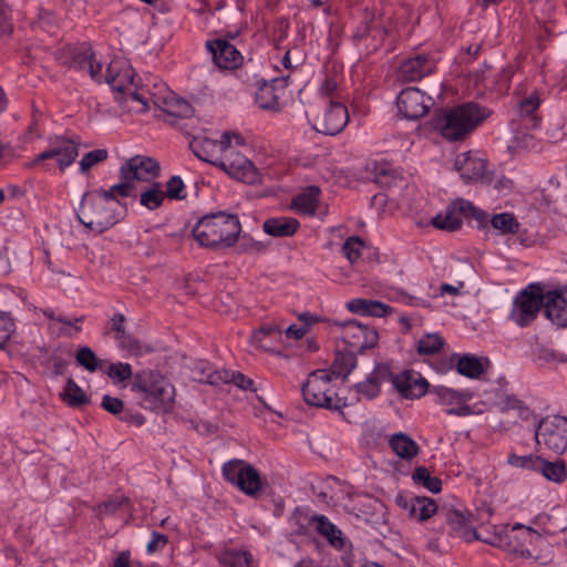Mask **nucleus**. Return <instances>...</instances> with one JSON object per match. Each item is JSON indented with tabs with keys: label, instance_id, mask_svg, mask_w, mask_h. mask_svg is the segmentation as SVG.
Returning <instances> with one entry per match:
<instances>
[{
	"label": "nucleus",
	"instance_id": "nucleus-38",
	"mask_svg": "<svg viewBox=\"0 0 567 567\" xmlns=\"http://www.w3.org/2000/svg\"><path fill=\"white\" fill-rule=\"evenodd\" d=\"M164 199V190L162 189V185L157 182L144 187L140 194V204L150 210H155L161 207Z\"/></svg>",
	"mask_w": 567,
	"mask_h": 567
},
{
	"label": "nucleus",
	"instance_id": "nucleus-44",
	"mask_svg": "<svg viewBox=\"0 0 567 567\" xmlns=\"http://www.w3.org/2000/svg\"><path fill=\"white\" fill-rule=\"evenodd\" d=\"M444 346V339L436 334L430 333L422 337L417 342V352L423 355H433L441 351Z\"/></svg>",
	"mask_w": 567,
	"mask_h": 567
},
{
	"label": "nucleus",
	"instance_id": "nucleus-18",
	"mask_svg": "<svg viewBox=\"0 0 567 567\" xmlns=\"http://www.w3.org/2000/svg\"><path fill=\"white\" fill-rule=\"evenodd\" d=\"M159 163L148 156L135 155L125 161L120 168L121 179H130L132 183L151 182L159 175Z\"/></svg>",
	"mask_w": 567,
	"mask_h": 567
},
{
	"label": "nucleus",
	"instance_id": "nucleus-52",
	"mask_svg": "<svg viewBox=\"0 0 567 567\" xmlns=\"http://www.w3.org/2000/svg\"><path fill=\"white\" fill-rule=\"evenodd\" d=\"M538 455H516V454H509L507 462L509 465L519 467V468H527V470H534L537 468V461H539Z\"/></svg>",
	"mask_w": 567,
	"mask_h": 567
},
{
	"label": "nucleus",
	"instance_id": "nucleus-42",
	"mask_svg": "<svg viewBox=\"0 0 567 567\" xmlns=\"http://www.w3.org/2000/svg\"><path fill=\"white\" fill-rule=\"evenodd\" d=\"M220 563L229 567H249L252 555L247 550H226L220 556Z\"/></svg>",
	"mask_w": 567,
	"mask_h": 567
},
{
	"label": "nucleus",
	"instance_id": "nucleus-19",
	"mask_svg": "<svg viewBox=\"0 0 567 567\" xmlns=\"http://www.w3.org/2000/svg\"><path fill=\"white\" fill-rule=\"evenodd\" d=\"M431 97H425L417 87H406L396 97L399 112L409 120L424 116L430 109Z\"/></svg>",
	"mask_w": 567,
	"mask_h": 567
},
{
	"label": "nucleus",
	"instance_id": "nucleus-13",
	"mask_svg": "<svg viewBox=\"0 0 567 567\" xmlns=\"http://www.w3.org/2000/svg\"><path fill=\"white\" fill-rule=\"evenodd\" d=\"M540 539V535L532 527H526L519 523L512 528L503 527L493 537L483 539L484 543L497 547H505L511 551H524L526 545Z\"/></svg>",
	"mask_w": 567,
	"mask_h": 567
},
{
	"label": "nucleus",
	"instance_id": "nucleus-63",
	"mask_svg": "<svg viewBox=\"0 0 567 567\" xmlns=\"http://www.w3.org/2000/svg\"><path fill=\"white\" fill-rule=\"evenodd\" d=\"M285 332L288 338H292L295 340H300L306 336V333L308 332V329L303 326L291 324L286 329Z\"/></svg>",
	"mask_w": 567,
	"mask_h": 567
},
{
	"label": "nucleus",
	"instance_id": "nucleus-48",
	"mask_svg": "<svg viewBox=\"0 0 567 567\" xmlns=\"http://www.w3.org/2000/svg\"><path fill=\"white\" fill-rule=\"evenodd\" d=\"M363 248H364V243L358 236H352V237H349L344 241V244L342 246V251H343L344 256L347 257V259L351 264H353L361 257V252H362Z\"/></svg>",
	"mask_w": 567,
	"mask_h": 567
},
{
	"label": "nucleus",
	"instance_id": "nucleus-29",
	"mask_svg": "<svg viewBox=\"0 0 567 567\" xmlns=\"http://www.w3.org/2000/svg\"><path fill=\"white\" fill-rule=\"evenodd\" d=\"M315 530L321 535L334 549L341 550L346 547L348 538L343 532L334 525L327 516L316 515Z\"/></svg>",
	"mask_w": 567,
	"mask_h": 567
},
{
	"label": "nucleus",
	"instance_id": "nucleus-33",
	"mask_svg": "<svg viewBox=\"0 0 567 567\" xmlns=\"http://www.w3.org/2000/svg\"><path fill=\"white\" fill-rule=\"evenodd\" d=\"M320 189L317 186H309L300 194H298L293 200V208L303 215H313L319 204Z\"/></svg>",
	"mask_w": 567,
	"mask_h": 567
},
{
	"label": "nucleus",
	"instance_id": "nucleus-3",
	"mask_svg": "<svg viewBox=\"0 0 567 567\" xmlns=\"http://www.w3.org/2000/svg\"><path fill=\"white\" fill-rule=\"evenodd\" d=\"M240 231L237 215L218 212L202 217L193 228V236L202 247L224 249L234 246Z\"/></svg>",
	"mask_w": 567,
	"mask_h": 567
},
{
	"label": "nucleus",
	"instance_id": "nucleus-2",
	"mask_svg": "<svg viewBox=\"0 0 567 567\" xmlns=\"http://www.w3.org/2000/svg\"><path fill=\"white\" fill-rule=\"evenodd\" d=\"M488 114L485 107L470 102L436 112L431 122L434 131L446 141L458 142L464 141Z\"/></svg>",
	"mask_w": 567,
	"mask_h": 567
},
{
	"label": "nucleus",
	"instance_id": "nucleus-26",
	"mask_svg": "<svg viewBox=\"0 0 567 567\" xmlns=\"http://www.w3.org/2000/svg\"><path fill=\"white\" fill-rule=\"evenodd\" d=\"M392 377L386 365L378 364L363 382L357 383L354 391L364 399L372 400L380 394V385Z\"/></svg>",
	"mask_w": 567,
	"mask_h": 567
},
{
	"label": "nucleus",
	"instance_id": "nucleus-17",
	"mask_svg": "<svg viewBox=\"0 0 567 567\" xmlns=\"http://www.w3.org/2000/svg\"><path fill=\"white\" fill-rule=\"evenodd\" d=\"M437 519L447 526L449 534L453 537H458L467 543L484 539L472 527L470 515L466 513L453 507H442L437 512Z\"/></svg>",
	"mask_w": 567,
	"mask_h": 567
},
{
	"label": "nucleus",
	"instance_id": "nucleus-21",
	"mask_svg": "<svg viewBox=\"0 0 567 567\" xmlns=\"http://www.w3.org/2000/svg\"><path fill=\"white\" fill-rule=\"evenodd\" d=\"M342 340L351 348L362 351L374 347L379 334L373 328H369L357 320H350L341 323Z\"/></svg>",
	"mask_w": 567,
	"mask_h": 567
},
{
	"label": "nucleus",
	"instance_id": "nucleus-15",
	"mask_svg": "<svg viewBox=\"0 0 567 567\" xmlns=\"http://www.w3.org/2000/svg\"><path fill=\"white\" fill-rule=\"evenodd\" d=\"M79 141L65 136H55L50 140L49 147L38 154L30 166L39 165L43 161L54 158L59 168L64 172L79 155Z\"/></svg>",
	"mask_w": 567,
	"mask_h": 567
},
{
	"label": "nucleus",
	"instance_id": "nucleus-62",
	"mask_svg": "<svg viewBox=\"0 0 567 567\" xmlns=\"http://www.w3.org/2000/svg\"><path fill=\"white\" fill-rule=\"evenodd\" d=\"M279 333L280 329L276 326H262L252 334V339L256 343L261 344L264 337Z\"/></svg>",
	"mask_w": 567,
	"mask_h": 567
},
{
	"label": "nucleus",
	"instance_id": "nucleus-36",
	"mask_svg": "<svg viewBox=\"0 0 567 567\" xmlns=\"http://www.w3.org/2000/svg\"><path fill=\"white\" fill-rule=\"evenodd\" d=\"M540 105V96L537 91H533L528 96L519 101L517 104V111L522 117H525L526 121L529 123V127H537L538 126V117L536 115V111L538 110Z\"/></svg>",
	"mask_w": 567,
	"mask_h": 567
},
{
	"label": "nucleus",
	"instance_id": "nucleus-55",
	"mask_svg": "<svg viewBox=\"0 0 567 567\" xmlns=\"http://www.w3.org/2000/svg\"><path fill=\"white\" fill-rule=\"evenodd\" d=\"M166 112L174 116L189 117L193 114V107L185 100H176L167 104Z\"/></svg>",
	"mask_w": 567,
	"mask_h": 567
},
{
	"label": "nucleus",
	"instance_id": "nucleus-10",
	"mask_svg": "<svg viewBox=\"0 0 567 567\" xmlns=\"http://www.w3.org/2000/svg\"><path fill=\"white\" fill-rule=\"evenodd\" d=\"M535 437L538 446L544 445L555 454H563L567 450V417L555 415L543 419Z\"/></svg>",
	"mask_w": 567,
	"mask_h": 567
},
{
	"label": "nucleus",
	"instance_id": "nucleus-64",
	"mask_svg": "<svg viewBox=\"0 0 567 567\" xmlns=\"http://www.w3.org/2000/svg\"><path fill=\"white\" fill-rule=\"evenodd\" d=\"M338 89V81L334 78H326L320 86V93L330 96Z\"/></svg>",
	"mask_w": 567,
	"mask_h": 567
},
{
	"label": "nucleus",
	"instance_id": "nucleus-39",
	"mask_svg": "<svg viewBox=\"0 0 567 567\" xmlns=\"http://www.w3.org/2000/svg\"><path fill=\"white\" fill-rule=\"evenodd\" d=\"M491 226L501 235H514L519 231L520 224L512 213H499L492 216Z\"/></svg>",
	"mask_w": 567,
	"mask_h": 567
},
{
	"label": "nucleus",
	"instance_id": "nucleus-41",
	"mask_svg": "<svg viewBox=\"0 0 567 567\" xmlns=\"http://www.w3.org/2000/svg\"><path fill=\"white\" fill-rule=\"evenodd\" d=\"M412 480L415 484L425 487L432 493H439L442 489L441 478L432 476L430 471L424 466L415 468L412 474Z\"/></svg>",
	"mask_w": 567,
	"mask_h": 567
},
{
	"label": "nucleus",
	"instance_id": "nucleus-57",
	"mask_svg": "<svg viewBox=\"0 0 567 567\" xmlns=\"http://www.w3.org/2000/svg\"><path fill=\"white\" fill-rule=\"evenodd\" d=\"M239 247L243 251L250 252V254L261 252L266 248V246L261 241L255 240L247 236L241 237Z\"/></svg>",
	"mask_w": 567,
	"mask_h": 567
},
{
	"label": "nucleus",
	"instance_id": "nucleus-49",
	"mask_svg": "<svg viewBox=\"0 0 567 567\" xmlns=\"http://www.w3.org/2000/svg\"><path fill=\"white\" fill-rule=\"evenodd\" d=\"M165 197L174 200L186 198L185 185L179 176L171 177L166 183Z\"/></svg>",
	"mask_w": 567,
	"mask_h": 567
},
{
	"label": "nucleus",
	"instance_id": "nucleus-30",
	"mask_svg": "<svg viewBox=\"0 0 567 567\" xmlns=\"http://www.w3.org/2000/svg\"><path fill=\"white\" fill-rule=\"evenodd\" d=\"M287 78L274 79L270 83L261 84L256 92V103L258 106L266 111H278L280 109L279 94L277 93V85L279 83L286 86Z\"/></svg>",
	"mask_w": 567,
	"mask_h": 567
},
{
	"label": "nucleus",
	"instance_id": "nucleus-28",
	"mask_svg": "<svg viewBox=\"0 0 567 567\" xmlns=\"http://www.w3.org/2000/svg\"><path fill=\"white\" fill-rule=\"evenodd\" d=\"M442 364V371L451 370L454 365H456L457 372L461 375L467 377L470 379H476L484 372L482 361L471 354H464L461 357L454 354L447 358Z\"/></svg>",
	"mask_w": 567,
	"mask_h": 567
},
{
	"label": "nucleus",
	"instance_id": "nucleus-9",
	"mask_svg": "<svg viewBox=\"0 0 567 567\" xmlns=\"http://www.w3.org/2000/svg\"><path fill=\"white\" fill-rule=\"evenodd\" d=\"M235 140L226 144L217 167L221 168L230 177L243 183L254 185L260 182V174L256 166L237 150Z\"/></svg>",
	"mask_w": 567,
	"mask_h": 567
},
{
	"label": "nucleus",
	"instance_id": "nucleus-59",
	"mask_svg": "<svg viewBox=\"0 0 567 567\" xmlns=\"http://www.w3.org/2000/svg\"><path fill=\"white\" fill-rule=\"evenodd\" d=\"M168 543V537L157 532L152 533V539L148 542L146 549L148 554H154L157 550L164 548Z\"/></svg>",
	"mask_w": 567,
	"mask_h": 567
},
{
	"label": "nucleus",
	"instance_id": "nucleus-60",
	"mask_svg": "<svg viewBox=\"0 0 567 567\" xmlns=\"http://www.w3.org/2000/svg\"><path fill=\"white\" fill-rule=\"evenodd\" d=\"M125 503H127L126 497L121 496L111 498L100 505V512L101 514H113L118 511Z\"/></svg>",
	"mask_w": 567,
	"mask_h": 567
},
{
	"label": "nucleus",
	"instance_id": "nucleus-14",
	"mask_svg": "<svg viewBox=\"0 0 567 567\" xmlns=\"http://www.w3.org/2000/svg\"><path fill=\"white\" fill-rule=\"evenodd\" d=\"M229 140H235L237 145H245L243 136L231 132H225L220 140H213L206 136H195L190 143V150L199 159L209 163L214 166L218 165V162L223 155L226 144Z\"/></svg>",
	"mask_w": 567,
	"mask_h": 567
},
{
	"label": "nucleus",
	"instance_id": "nucleus-54",
	"mask_svg": "<svg viewBox=\"0 0 567 567\" xmlns=\"http://www.w3.org/2000/svg\"><path fill=\"white\" fill-rule=\"evenodd\" d=\"M14 331V321L7 315H0V349H2Z\"/></svg>",
	"mask_w": 567,
	"mask_h": 567
},
{
	"label": "nucleus",
	"instance_id": "nucleus-4",
	"mask_svg": "<svg viewBox=\"0 0 567 567\" xmlns=\"http://www.w3.org/2000/svg\"><path fill=\"white\" fill-rule=\"evenodd\" d=\"M105 195L104 189L86 193L78 213L80 223L99 234L116 225L125 212L118 199H109Z\"/></svg>",
	"mask_w": 567,
	"mask_h": 567
},
{
	"label": "nucleus",
	"instance_id": "nucleus-61",
	"mask_svg": "<svg viewBox=\"0 0 567 567\" xmlns=\"http://www.w3.org/2000/svg\"><path fill=\"white\" fill-rule=\"evenodd\" d=\"M373 19V13L365 11L362 23L353 34L355 39H363L370 33Z\"/></svg>",
	"mask_w": 567,
	"mask_h": 567
},
{
	"label": "nucleus",
	"instance_id": "nucleus-11",
	"mask_svg": "<svg viewBox=\"0 0 567 567\" xmlns=\"http://www.w3.org/2000/svg\"><path fill=\"white\" fill-rule=\"evenodd\" d=\"M462 216L473 217L483 223L487 215L482 209L475 207L471 202L458 198L450 204L444 213L437 214L431 220V224L439 229L454 231L461 228Z\"/></svg>",
	"mask_w": 567,
	"mask_h": 567
},
{
	"label": "nucleus",
	"instance_id": "nucleus-16",
	"mask_svg": "<svg viewBox=\"0 0 567 567\" xmlns=\"http://www.w3.org/2000/svg\"><path fill=\"white\" fill-rule=\"evenodd\" d=\"M430 393L434 396L436 404L446 408L447 414L466 416L472 413L467 402L473 399V393L468 390L456 391L444 385H437Z\"/></svg>",
	"mask_w": 567,
	"mask_h": 567
},
{
	"label": "nucleus",
	"instance_id": "nucleus-5",
	"mask_svg": "<svg viewBox=\"0 0 567 567\" xmlns=\"http://www.w3.org/2000/svg\"><path fill=\"white\" fill-rule=\"evenodd\" d=\"M131 391L137 395L138 404L157 413L173 409L175 388L162 374L155 371H142L134 375Z\"/></svg>",
	"mask_w": 567,
	"mask_h": 567
},
{
	"label": "nucleus",
	"instance_id": "nucleus-34",
	"mask_svg": "<svg viewBox=\"0 0 567 567\" xmlns=\"http://www.w3.org/2000/svg\"><path fill=\"white\" fill-rule=\"evenodd\" d=\"M393 452L403 460H411L419 453V445L408 434L395 433L389 441Z\"/></svg>",
	"mask_w": 567,
	"mask_h": 567
},
{
	"label": "nucleus",
	"instance_id": "nucleus-35",
	"mask_svg": "<svg viewBox=\"0 0 567 567\" xmlns=\"http://www.w3.org/2000/svg\"><path fill=\"white\" fill-rule=\"evenodd\" d=\"M60 398L73 409H79L90 403V398L72 378L68 379L63 391L60 393Z\"/></svg>",
	"mask_w": 567,
	"mask_h": 567
},
{
	"label": "nucleus",
	"instance_id": "nucleus-27",
	"mask_svg": "<svg viewBox=\"0 0 567 567\" xmlns=\"http://www.w3.org/2000/svg\"><path fill=\"white\" fill-rule=\"evenodd\" d=\"M433 70L434 63L426 54H416L401 64L400 73L405 81L413 82L431 74Z\"/></svg>",
	"mask_w": 567,
	"mask_h": 567
},
{
	"label": "nucleus",
	"instance_id": "nucleus-23",
	"mask_svg": "<svg viewBox=\"0 0 567 567\" xmlns=\"http://www.w3.org/2000/svg\"><path fill=\"white\" fill-rule=\"evenodd\" d=\"M389 381H391L398 392L406 399H420L429 390L426 379L414 371H403L396 375H392Z\"/></svg>",
	"mask_w": 567,
	"mask_h": 567
},
{
	"label": "nucleus",
	"instance_id": "nucleus-47",
	"mask_svg": "<svg viewBox=\"0 0 567 567\" xmlns=\"http://www.w3.org/2000/svg\"><path fill=\"white\" fill-rule=\"evenodd\" d=\"M105 373L109 378H111L115 383H122L133 377V370L132 365L126 362H117V363H111L107 369L105 370Z\"/></svg>",
	"mask_w": 567,
	"mask_h": 567
},
{
	"label": "nucleus",
	"instance_id": "nucleus-53",
	"mask_svg": "<svg viewBox=\"0 0 567 567\" xmlns=\"http://www.w3.org/2000/svg\"><path fill=\"white\" fill-rule=\"evenodd\" d=\"M125 322L126 317L123 313H114L106 326L105 333H114L116 340L125 337Z\"/></svg>",
	"mask_w": 567,
	"mask_h": 567
},
{
	"label": "nucleus",
	"instance_id": "nucleus-45",
	"mask_svg": "<svg viewBox=\"0 0 567 567\" xmlns=\"http://www.w3.org/2000/svg\"><path fill=\"white\" fill-rule=\"evenodd\" d=\"M75 360L79 365L84 368L89 372H95L96 370L102 368L103 361H100L94 353V351L90 347H81L76 354Z\"/></svg>",
	"mask_w": 567,
	"mask_h": 567
},
{
	"label": "nucleus",
	"instance_id": "nucleus-56",
	"mask_svg": "<svg viewBox=\"0 0 567 567\" xmlns=\"http://www.w3.org/2000/svg\"><path fill=\"white\" fill-rule=\"evenodd\" d=\"M101 406L113 415H118L124 410V402L115 396L105 394L102 398Z\"/></svg>",
	"mask_w": 567,
	"mask_h": 567
},
{
	"label": "nucleus",
	"instance_id": "nucleus-1",
	"mask_svg": "<svg viewBox=\"0 0 567 567\" xmlns=\"http://www.w3.org/2000/svg\"><path fill=\"white\" fill-rule=\"evenodd\" d=\"M58 59L61 64L87 73L92 80L101 83L105 82L118 93L130 91L133 85V70L122 60L110 62L105 76L102 73V63L97 62L91 47L81 45L60 51Z\"/></svg>",
	"mask_w": 567,
	"mask_h": 567
},
{
	"label": "nucleus",
	"instance_id": "nucleus-24",
	"mask_svg": "<svg viewBox=\"0 0 567 567\" xmlns=\"http://www.w3.org/2000/svg\"><path fill=\"white\" fill-rule=\"evenodd\" d=\"M454 168L465 182H478L485 177L487 162L477 153L464 152L455 157Z\"/></svg>",
	"mask_w": 567,
	"mask_h": 567
},
{
	"label": "nucleus",
	"instance_id": "nucleus-46",
	"mask_svg": "<svg viewBox=\"0 0 567 567\" xmlns=\"http://www.w3.org/2000/svg\"><path fill=\"white\" fill-rule=\"evenodd\" d=\"M198 369L200 370V377L197 379L200 382H205L212 385H218L227 383L229 378V371H214L212 367L206 363H199Z\"/></svg>",
	"mask_w": 567,
	"mask_h": 567
},
{
	"label": "nucleus",
	"instance_id": "nucleus-32",
	"mask_svg": "<svg viewBox=\"0 0 567 567\" xmlns=\"http://www.w3.org/2000/svg\"><path fill=\"white\" fill-rule=\"evenodd\" d=\"M300 224L292 217H276L267 219L264 225V231L272 237L292 236L299 228Z\"/></svg>",
	"mask_w": 567,
	"mask_h": 567
},
{
	"label": "nucleus",
	"instance_id": "nucleus-6",
	"mask_svg": "<svg viewBox=\"0 0 567 567\" xmlns=\"http://www.w3.org/2000/svg\"><path fill=\"white\" fill-rule=\"evenodd\" d=\"M332 374L326 370H317L309 374L302 385V395L307 404L338 411L346 406L331 384Z\"/></svg>",
	"mask_w": 567,
	"mask_h": 567
},
{
	"label": "nucleus",
	"instance_id": "nucleus-31",
	"mask_svg": "<svg viewBox=\"0 0 567 567\" xmlns=\"http://www.w3.org/2000/svg\"><path fill=\"white\" fill-rule=\"evenodd\" d=\"M347 309L350 312L358 313L360 316H371L382 318L392 312V308L381 301L370 300L363 298L351 299L347 302Z\"/></svg>",
	"mask_w": 567,
	"mask_h": 567
},
{
	"label": "nucleus",
	"instance_id": "nucleus-7",
	"mask_svg": "<svg viewBox=\"0 0 567 567\" xmlns=\"http://www.w3.org/2000/svg\"><path fill=\"white\" fill-rule=\"evenodd\" d=\"M221 474L226 482L250 497H257L266 485L258 471L244 460L233 458L225 462Z\"/></svg>",
	"mask_w": 567,
	"mask_h": 567
},
{
	"label": "nucleus",
	"instance_id": "nucleus-58",
	"mask_svg": "<svg viewBox=\"0 0 567 567\" xmlns=\"http://www.w3.org/2000/svg\"><path fill=\"white\" fill-rule=\"evenodd\" d=\"M228 382H233L243 390H256L252 388L254 381L240 372H229Z\"/></svg>",
	"mask_w": 567,
	"mask_h": 567
},
{
	"label": "nucleus",
	"instance_id": "nucleus-40",
	"mask_svg": "<svg viewBox=\"0 0 567 567\" xmlns=\"http://www.w3.org/2000/svg\"><path fill=\"white\" fill-rule=\"evenodd\" d=\"M316 515L317 514L310 515L305 509L297 507L290 517V523L295 527V534L298 536H307L309 534V527H316Z\"/></svg>",
	"mask_w": 567,
	"mask_h": 567
},
{
	"label": "nucleus",
	"instance_id": "nucleus-50",
	"mask_svg": "<svg viewBox=\"0 0 567 567\" xmlns=\"http://www.w3.org/2000/svg\"><path fill=\"white\" fill-rule=\"evenodd\" d=\"M107 158V151L99 148L86 153L80 161V169L82 173H86L96 164Z\"/></svg>",
	"mask_w": 567,
	"mask_h": 567
},
{
	"label": "nucleus",
	"instance_id": "nucleus-20",
	"mask_svg": "<svg viewBox=\"0 0 567 567\" xmlns=\"http://www.w3.org/2000/svg\"><path fill=\"white\" fill-rule=\"evenodd\" d=\"M206 48L210 52L215 65L220 70H236L243 64L241 53L225 39L209 40L206 42Z\"/></svg>",
	"mask_w": 567,
	"mask_h": 567
},
{
	"label": "nucleus",
	"instance_id": "nucleus-8",
	"mask_svg": "<svg viewBox=\"0 0 567 567\" xmlns=\"http://www.w3.org/2000/svg\"><path fill=\"white\" fill-rule=\"evenodd\" d=\"M544 305V291L532 284L514 298L508 318L518 327H528L538 316Z\"/></svg>",
	"mask_w": 567,
	"mask_h": 567
},
{
	"label": "nucleus",
	"instance_id": "nucleus-22",
	"mask_svg": "<svg viewBox=\"0 0 567 567\" xmlns=\"http://www.w3.org/2000/svg\"><path fill=\"white\" fill-rule=\"evenodd\" d=\"M395 503L399 507L403 508L411 518L419 522H424L433 515L437 516L441 508L437 507L434 499L426 496H406L399 494L395 497Z\"/></svg>",
	"mask_w": 567,
	"mask_h": 567
},
{
	"label": "nucleus",
	"instance_id": "nucleus-43",
	"mask_svg": "<svg viewBox=\"0 0 567 567\" xmlns=\"http://www.w3.org/2000/svg\"><path fill=\"white\" fill-rule=\"evenodd\" d=\"M355 367L357 358L352 353H338L332 363L331 374L347 378Z\"/></svg>",
	"mask_w": 567,
	"mask_h": 567
},
{
	"label": "nucleus",
	"instance_id": "nucleus-12",
	"mask_svg": "<svg viewBox=\"0 0 567 567\" xmlns=\"http://www.w3.org/2000/svg\"><path fill=\"white\" fill-rule=\"evenodd\" d=\"M313 128L326 135H337L349 122L348 109L340 102L326 101L323 106L311 114Z\"/></svg>",
	"mask_w": 567,
	"mask_h": 567
},
{
	"label": "nucleus",
	"instance_id": "nucleus-37",
	"mask_svg": "<svg viewBox=\"0 0 567 567\" xmlns=\"http://www.w3.org/2000/svg\"><path fill=\"white\" fill-rule=\"evenodd\" d=\"M537 463L536 471L540 472L547 480L555 483H563L566 480L567 470L564 461L549 462L540 456Z\"/></svg>",
	"mask_w": 567,
	"mask_h": 567
},
{
	"label": "nucleus",
	"instance_id": "nucleus-51",
	"mask_svg": "<svg viewBox=\"0 0 567 567\" xmlns=\"http://www.w3.org/2000/svg\"><path fill=\"white\" fill-rule=\"evenodd\" d=\"M133 183L130 179H121V183L111 186L109 189H104L105 196L109 199H117V196L130 197L133 196Z\"/></svg>",
	"mask_w": 567,
	"mask_h": 567
},
{
	"label": "nucleus",
	"instance_id": "nucleus-25",
	"mask_svg": "<svg viewBox=\"0 0 567 567\" xmlns=\"http://www.w3.org/2000/svg\"><path fill=\"white\" fill-rule=\"evenodd\" d=\"M545 316L557 327H567V286L544 295Z\"/></svg>",
	"mask_w": 567,
	"mask_h": 567
}]
</instances>
